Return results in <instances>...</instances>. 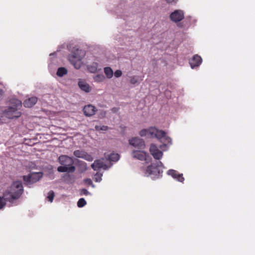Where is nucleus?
<instances>
[{
  "label": "nucleus",
  "instance_id": "nucleus-1",
  "mask_svg": "<svg viewBox=\"0 0 255 255\" xmlns=\"http://www.w3.org/2000/svg\"><path fill=\"white\" fill-rule=\"evenodd\" d=\"M23 192V187L21 181L17 180L13 182L9 189L4 193V197L9 202L20 198Z\"/></svg>",
  "mask_w": 255,
  "mask_h": 255
},
{
  "label": "nucleus",
  "instance_id": "nucleus-2",
  "mask_svg": "<svg viewBox=\"0 0 255 255\" xmlns=\"http://www.w3.org/2000/svg\"><path fill=\"white\" fill-rule=\"evenodd\" d=\"M10 104L11 106L3 111L4 116L8 119L19 117L21 113L17 111L22 107L21 102L16 99H12L10 100Z\"/></svg>",
  "mask_w": 255,
  "mask_h": 255
},
{
  "label": "nucleus",
  "instance_id": "nucleus-3",
  "mask_svg": "<svg viewBox=\"0 0 255 255\" xmlns=\"http://www.w3.org/2000/svg\"><path fill=\"white\" fill-rule=\"evenodd\" d=\"M59 162L62 166L57 168V171L59 172L73 173L75 171V167L73 165L74 161L71 157L67 155H62L58 158Z\"/></svg>",
  "mask_w": 255,
  "mask_h": 255
},
{
  "label": "nucleus",
  "instance_id": "nucleus-4",
  "mask_svg": "<svg viewBox=\"0 0 255 255\" xmlns=\"http://www.w3.org/2000/svg\"><path fill=\"white\" fill-rule=\"evenodd\" d=\"M163 166L161 161H156L152 163L151 165L148 166L146 168H141L144 175L146 176H149L151 175L155 176H159L162 173V167Z\"/></svg>",
  "mask_w": 255,
  "mask_h": 255
},
{
  "label": "nucleus",
  "instance_id": "nucleus-5",
  "mask_svg": "<svg viewBox=\"0 0 255 255\" xmlns=\"http://www.w3.org/2000/svg\"><path fill=\"white\" fill-rule=\"evenodd\" d=\"M84 55V52L81 50L77 49L69 55L68 60L76 69H79L83 64L82 60Z\"/></svg>",
  "mask_w": 255,
  "mask_h": 255
},
{
  "label": "nucleus",
  "instance_id": "nucleus-6",
  "mask_svg": "<svg viewBox=\"0 0 255 255\" xmlns=\"http://www.w3.org/2000/svg\"><path fill=\"white\" fill-rule=\"evenodd\" d=\"M141 136L147 135L150 137L160 138L165 134V131L162 130H158L154 127H150L147 129H143L139 133Z\"/></svg>",
  "mask_w": 255,
  "mask_h": 255
},
{
  "label": "nucleus",
  "instance_id": "nucleus-7",
  "mask_svg": "<svg viewBox=\"0 0 255 255\" xmlns=\"http://www.w3.org/2000/svg\"><path fill=\"white\" fill-rule=\"evenodd\" d=\"M42 173L41 172H33L31 173L27 176L24 175L22 176L23 180L25 185L32 184L39 181L42 177Z\"/></svg>",
  "mask_w": 255,
  "mask_h": 255
},
{
  "label": "nucleus",
  "instance_id": "nucleus-8",
  "mask_svg": "<svg viewBox=\"0 0 255 255\" xmlns=\"http://www.w3.org/2000/svg\"><path fill=\"white\" fill-rule=\"evenodd\" d=\"M131 155L134 158L144 161L146 163H149L151 160L149 155L142 150H134L132 151Z\"/></svg>",
  "mask_w": 255,
  "mask_h": 255
},
{
  "label": "nucleus",
  "instance_id": "nucleus-9",
  "mask_svg": "<svg viewBox=\"0 0 255 255\" xmlns=\"http://www.w3.org/2000/svg\"><path fill=\"white\" fill-rule=\"evenodd\" d=\"M129 143L134 147L140 149H143L145 146L144 140L136 137H132L129 139Z\"/></svg>",
  "mask_w": 255,
  "mask_h": 255
},
{
  "label": "nucleus",
  "instance_id": "nucleus-10",
  "mask_svg": "<svg viewBox=\"0 0 255 255\" xmlns=\"http://www.w3.org/2000/svg\"><path fill=\"white\" fill-rule=\"evenodd\" d=\"M184 18V12L181 10H175L170 15V19L175 22H179Z\"/></svg>",
  "mask_w": 255,
  "mask_h": 255
},
{
  "label": "nucleus",
  "instance_id": "nucleus-11",
  "mask_svg": "<svg viewBox=\"0 0 255 255\" xmlns=\"http://www.w3.org/2000/svg\"><path fill=\"white\" fill-rule=\"evenodd\" d=\"M149 151L153 158L155 159L159 160L161 159L163 156L162 152L159 150L154 144H151L150 145Z\"/></svg>",
  "mask_w": 255,
  "mask_h": 255
},
{
  "label": "nucleus",
  "instance_id": "nucleus-12",
  "mask_svg": "<svg viewBox=\"0 0 255 255\" xmlns=\"http://www.w3.org/2000/svg\"><path fill=\"white\" fill-rule=\"evenodd\" d=\"M91 167L94 170H98L101 168L106 170L108 168L104 158L96 160L91 165Z\"/></svg>",
  "mask_w": 255,
  "mask_h": 255
},
{
  "label": "nucleus",
  "instance_id": "nucleus-13",
  "mask_svg": "<svg viewBox=\"0 0 255 255\" xmlns=\"http://www.w3.org/2000/svg\"><path fill=\"white\" fill-rule=\"evenodd\" d=\"M97 109L92 105L89 104L85 106L83 108V112L87 117H91L95 115Z\"/></svg>",
  "mask_w": 255,
  "mask_h": 255
},
{
  "label": "nucleus",
  "instance_id": "nucleus-14",
  "mask_svg": "<svg viewBox=\"0 0 255 255\" xmlns=\"http://www.w3.org/2000/svg\"><path fill=\"white\" fill-rule=\"evenodd\" d=\"M167 173L169 175L171 176L173 178L179 182H183L184 180L183 174H179L176 170L170 169L167 171Z\"/></svg>",
  "mask_w": 255,
  "mask_h": 255
},
{
  "label": "nucleus",
  "instance_id": "nucleus-15",
  "mask_svg": "<svg viewBox=\"0 0 255 255\" xmlns=\"http://www.w3.org/2000/svg\"><path fill=\"white\" fill-rule=\"evenodd\" d=\"M202 62L201 57L198 55H194L193 58L189 61V64L192 68L199 66Z\"/></svg>",
  "mask_w": 255,
  "mask_h": 255
},
{
  "label": "nucleus",
  "instance_id": "nucleus-16",
  "mask_svg": "<svg viewBox=\"0 0 255 255\" xmlns=\"http://www.w3.org/2000/svg\"><path fill=\"white\" fill-rule=\"evenodd\" d=\"M37 102V98L36 97H32L23 102V105L26 108H31Z\"/></svg>",
  "mask_w": 255,
  "mask_h": 255
},
{
  "label": "nucleus",
  "instance_id": "nucleus-17",
  "mask_svg": "<svg viewBox=\"0 0 255 255\" xmlns=\"http://www.w3.org/2000/svg\"><path fill=\"white\" fill-rule=\"evenodd\" d=\"M79 88L83 91L88 93L91 91V88L88 84L83 81H80L78 82Z\"/></svg>",
  "mask_w": 255,
  "mask_h": 255
},
{
  "label": "nucleus",
  "instance_id": "nucleus-18",
  "mask_svg": "<svg viewBox=\"0 0 255 255\" xmlns=\"http://www.w3.org/2000/svg\"><path fill=\"white\" fill-rule=\"evenodd\" d=\"M157 138L161 140V141L163 142V145L165 146L170 145L172 143L171 138L170 137L166 136L165 132L164 135L163 136Z\"/></svg>",
  "mask_w": 255,
  "mask_h": 255
},
{
  "label": "nucleus",
  "instance_id": "nucleus-19",
  "mask_svg": "<svg viewBox=\"0 0 255 255\" xmlns=\"http://www.w3.org/2000/svg\"><path fill=\"white\" fill-rule=\"evenodd\" d=\"M104 73L107 77L109 79L111 78L114 74L113 70L109 67H105L104 68Z\"/></svg>",
  "mask_w": 255,
  "mask_h": 255
},
{
  "label": "nucleus",
  "instance_id": "nucleus-20",
  "mask_svg": "<svg viewBox=\"0 0 255 255\" xmlns=\"http://www.w3.org/2000/svg\"><path fill=\"white\" fill-rule=\"evenodd\" d=\"M67 70L64 67H60L58 69L56 74L59 77H62L67 73Z\"/></svg>",
  "mask_w": 255,
  "mask_h": 255
},
{
  "label": "nucleus",
  "instance_id": "nucleus-21",
  "mask_svg": "<svg viewBox=\"0 0 255 255\" xmlns=\"http://www.w3.org/2000/svg\"><path fill=\"white\" fill-rule=\"evenodd\" d=\"M120 158V155L118 153H111L108 156V160L111 161H117Z\"/></svg>",
  "mask_w": 255,
  "mask_h": 255
},
{
  "label": "nucleus",
  "instance_id": "nucleus-22",
  "mask_svg": "<svg viewBox=\"0 0 255 255\" xmlns=\"http://www.w3.org/2000/svg\"><path fill=\"white\" fill-rule=\"evenodd\" d=\"M105 79V77L103 74H98L94 77V79L95 82H101L103 81Z\"/></svg>",
  "mask_w": 255,
  "mask_h": 255
},
{
  "label": "nucleus",
  "instance_id": "nucleus-23",
  "mask_svg": "<svg viewBox=\"0 0 255 255\" xmlns=\"http://www.w3.org/2000/svg\"><path fill=\"white\" fill-rule=\"evenodd\" d=\"M85 153L84 151L77 150L74 151L73 154L75 156L78 158H83L84 154Z\"/></svg>",
  "mask_w": 255,
  "mask_h": 255
},
{
  "label": "nucleus",
  "instance_id": "nucleus-24",
  "mask_svg": "<svg viewBox=\"0 0 255 255\" xmlns=\"http://www.w3.org/2000/svg\"><path fill=\"white\" fill-rule=\"evenodd\" d=\"M6 201H7L6 200L5 197H0V209H2L6 205Z\"/></svg>",
  "mask_w": 255,
  "mask_h": 255
},
{
  "label": "nucleus",
  "instance_id": "nucleus-25",
  "mask_svg": "<svg viewBox=\"0 0 255 255\" xmlns=\"http://www.w3.org/2000/svg\"><path fill=\"white\" fill-rule=\"evenodd\" d=\"M55 196L54 192L51 190L48 193L47 199L49 201L52 202L54 197Z\"/></svg>",
  "mask_w": 255,
  "mask_h": 255
},
{
  "label": "nucleus",
  "instance_id": "nucleus-26",
  "mask_svg": "<svg viewBox=\"0 0 255 255\" xmlns=\"http://www.w3.org/2000/svg\"><path fill=\"white\" fill-rule=\"evenodd\" d=\"M86 204V201L84 198H80L78 202L77 206L79 207H83Z\"/></svg>",
  "mask_w": 255,
  "mask_h": 255
},
{
  "label": "nucleus",
  "instance_id": "nucleus-27",
  "mask_svg": "<svg viewBox=\"0 0 255 255\" xmlns=\"http://www.w3.org/2000/svg\"><path fill=\"white\" fill-rule=\"evenodd\" d=\"M82 158L89 161H92L94 159L93 157L90 154H89L86 152H85Z\"/></svg>",
  "mask_w": 255,
  "mask_h": 255
},
{
  "label": "nucleus",
  "instance_id": "nucleus-28",
  "mask_svg": "<svg viewBox=\"0 0 255 255\" xmlns=\"http://www.w3.org/2000/svg\"><path fill=\"white\" fill-rule=\"evenodd\" d=\"M102 174L97 172L94 176V180L96 182H100L102 180Z\"/></svg>",
  "mask_w": 255,
  "mask_h": 255
},
{
  "label": "nucleus",
  "instance_id": "nucleus-29",
  "mask_svg": "<svg viewBox=\"0 0 255 255\" xmlns=\"http://www.w3.org/2000/svg\"><path fill=\"white\" fill-rule=\"evenodd\" d=\"M89 70L90 72L94 73L97 71V65L96 63H94L93 65H91L88 67Z\"/></svg>",
  "mask_w": 255,
  "mask_h": 255
},
{
  "label": "nucleus",
  "instance_id": "nucleus-30",
  "mask_svg": "<svg viewBox=\"0 0 255 255\" xmlns=\"http://www.w3.org/2000/svg\"><path fill=\"white\" fill-rule=\"evenodd\" d=\"M83 181L86 184L89 185V186L90 185L92 186L93 187H94V185H93L92 181L91 179H90V178L84 179Z\"/></svg>",
  "mask_w": 255,
  "mask_h": 255
},
{
  "label": "nucleus",
  "instance_id": "nucleus-31",
  "mask_svg": "<svg viewBox=\"0 0 255 255\" xmlns=\"http://www.w3.org/2000/svg\"><path fill=\"white\" fill-rule=\"evenodd\" d=\"M130 83L131 84H135L137 83V79L134 76L130 77Z\"/></svg>",
  "mask_w": 255,
  "mask_h": 255
},
{
  "label": "nucleus",
  "instance_id": "nucleus-32",
  "mask_svg": "<svg viewBox=\"0 0 255 255\" xmlns=\"http://www.w3.org/2000/svg\"><path fill=\"white\" fill-rule=\"evenodd\" d=\"M122 75V72L120 70H116L114 73V75L117 78L121 77Z\"/></svg>",
  "mask_w": 255,
  "mask_h": 255
},
{
  "label": "nucleus",
  "instance_id": "nucleus-33",
  "mask_svg": "<svg viewBox=\"0 0 255 255\" xmlns=\"http://www.w3.org/2000/svg\"><path fill=\"white\" fill-rule=\"evenodd\" d=\"M95 128L96 130H106L108 129V127L107 126H103L99 128V127L96 126Z\"/></svg>",
  "mask_w": 255,
  "mask_h": 255
},
{
  "label": "nucleus",
  "instance_id": "nucleus-34",
  "mask_svg": "<svg viewBox=\"0 0 255 255\" xmlns=\"http://www.w3.org/2000/svg\"><path fill=\"white\" fill-rule=\"evenodd\" d=\"M81 195H88L90 194L89 191L86 189H82L80 191Z\"/></svg>",
  "mask_w": 255,
  "mask_h": 255
},
{
  "label": "nucleus",
  "instance_id": "nucleus-35",
  "mask_svg": "<svg viewBox=\"0 0 255 255\" xmlns=\"http://www.w3.org/2000/svg\"><path fill=\"white\" fill-rule=\"evenodd\" d=\"M167 3L169 4H175L176 3L177 0H165Z\"/></svg>",
  "mask_w": 255,
  "mask_h": 255
},
{
  "label": "nucleus",
  "instance_id": "nucleus-36",
  "mask_svg": "<svg viewBox=\"0 0 255 255\" xmlns=\"http://www.w3.org/2000/svg\"><path fill=\"white\" fill-rule=\"evenodd\" d=\"M2 91H0V97L2 96Z\"/></svg>",
  "mask_w": 255,
  "mask_h": 255
},
{
  "label": "nucleus",
  "instance_id": "nucleus-37",
  "mask_svg": "<svg viewBox=\"0 0 255 255\" xmlns=\"http://www.w3.org/2000/svg\"><path fill=\"white\" fill-rule=\"evenodd\" d=\"M112 111H113V112H115L116 111V109H115V108H113V109H112Z\"/></svg>",
  "mask_w": 255,
  "mask_h": 255
}]
</instances>
